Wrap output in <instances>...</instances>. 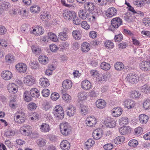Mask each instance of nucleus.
Here are the masks:
<instances>
[{"label":"nucleus","instance_id":"obj_1","mask_svg":"<svg viewBox=\"0 0 150 150\" xmlns=\"http://www.w3.org/2000/svg\"><path fill=\"white\" fill-rule=\"evenodd\" d=\"M53 113L55 118L57 119H62L64 116V113L62 107L59 105L55 107Z\"/></svg>","mask_w":150,"mask_h":150},{"label":"nucleus","instance_id":"obj_2","mask_svg":"<svg viewBox=\"0 0 150 150\" xmlns=\"http://www.w3.org/2000/svg\"><path fill=\"white\" fill-rule=\"evenodd\" d=\"M126 78L129 82L132 83H136L139 81V78L138 76L132 73L128 74Z\"/></svg>","mask_w":150,"mask_h":150},{"label":"nucleus","instance_id":"obj_3","mask_svg":"<svg viewBox=\"0 0 150 150\" xmlns=\"http://www.w3.org/2000/svg\"><path fill=\"white\" fill-rule=\"evenodd\" d=\"M75 14V13L74 12L67 10L64 11L62 13L63 17L67 21L71 20Z\"/></svg>","mask_w":150,"mask_h":150},{"label":"nucleus","instance_id":"obj_4","mask_svg":"<svg viewBox=\"0 0 150 150\" xmlns=\"http://www.w3.org/2000/svg\"><path fill=\"white\" fill-rule=\"evenodd\" d=\"M15 67L17 71L20 73L25 72L27 68V65L23 63H18Z\"/></svg>","mask_w":150,"mask_h":150},{"label":"nucleus","instance_id":"obj_5","mask_svg":"<svg viewBox=\"0 0 150 150\" xmlns=\"http://www.w3.org/2000/svg\"><path fill=\"white\" fill-rule=\"evenodd\" d=\"M140 69L144 71L150 70V61H143L141 62L139 65Z\"/></svg>","mask_w":150,"mask_h":150},{"label":"nucleus","instance_id":"obj_6","mask_svg":"<svg viewBox=\"0 0 150 150\" xmlns=\"http://www.w3.org/2000/svg\"><path fill=\"white\" fill-rule=\"evenodd\" d=\"M122 20L119 17L114 18L111 21V25L114 28H118L122 24Z\"/></svg>","mask_w":150,"mask_h":150},{"label":"nucleus","instance_id":"obj_7","mask_svg":"<svg viewBox=\"0 0 150 150\" xmlns=\"http://www.w3.org/2000/svg\"><path fill=\"white\" fill-rule=\"evenodd\" d=\"M31 127L28 125H25L22 127L20 129V132L23 134L28 135L30 133Z\"/></svg>","mask_w":150,"mask_h":150},{"label":"nucleus","instance_id":"obj_8","mask_svg":"<svg viewBox=\"0 0 150 150\" xmlns=\"http://www.w3.org/2000/svg\"><path fill=\"white\" fill-rule=\"evenodd\" d=\"M117 10L114 7H110L108 8L106 11V16L109 18L112 17L116 15Z\"/></svg>","mask_w":150,"mask_h":150},{"label":"nucleus","instance_id":"obj_9","mask_svg":"<svg viewBox=\"0 0 150 150\" xmlns=\"http://www.w3.org/2000/svg\"><path fill=\"white\" fill-rule=\"evenodd\" d=\"M93 137L95 139L98 140L103 135L102 130L101 129H97L93 132L92 134Z\"/></svg>","mask_w":150,"mask_h":150},{"label":"nucleus","instance_id":"obj_10","mask_svg":"<svg viewBox=\"0 0 150 150\" xmlns=\"http://www.w3.org/2000/svg\"><path fill=\"white\" fill-rule=\"evenodd\" d=\"M25 83L28 86H31L34 84L35 82L34 78L30 75L27 76L24 78Z\"/></svg>","mask_w":150,"mask_h":150},{"label":"nucleus","instance_id":"obj_11","mask_svg":"<svg viewBox=\"0 0 150 150\" xmlns=\"http://www.w3.org/2000/svg\"><path fill=\"white\" fill-rule=\"evenodd\" d=\"M86 123L87 125L92 127L96 123V119L93 116H90L87 117L86 120Z\"/></svg>","mask_w":150,"mask_h":150},{"label":"nucleus","instance_id":"obj_12","mask_svg":"<svg viewBox=\"0 0 150 150\" xmlns=\"http://www.w3.org/2000/svg\"><path fill=\"white\" fill-rule=\"evenodd\" d=\"M82 88L86 90H89L91 88V83L87 80L83 81L81 83Z\"/></svg>","mask_w":150,"mask_h":150},{"label":"nucleus","instance_id":"obj_13","mask_svg":"<svg viewBox=\"0 0 150 150\" xmlns=\"http://www.w3.org/2000/svg\"><path fill=\"white\" fill-rule=\"evenodd\" d=\"M84 7L86 10L91 13L94 9V4L91 2H86L84 4Z\"/></svg>","mask_w":150,"mask_h":150},{"label":"nucleus","instance_id":"obj_14","mask_svg":"<svg viewBox=\"0 0 150 150\" xmlns=\"http://www.w3.org/2000/svg\"><path fill=\"white\" fill-rule=\"evenodd\" d=\"M60 146L63 150H68L70 148V144L66 140H64L60 143Z\"/></svg>","mask_w":150,"mask_h":150},{"label":"nucleus","instance_id":"obj_15","mask_svg":"<svg viewBox=\"0 0 150 150\" xmlns=\"http://www.w3.org/2000/svg\"><path fill=\"white\" fill-rule=\"evenodd\" d=\"M2 77L6 80H9L12 77V73L8 71H3L1 74Z\"/></svg>","mask_w":150,"mask_h":150},{"label":"nucleus","instance_id":"obj_16","mask_svg":"<svg viewBox=\"0 0 150 150\" xmlns=\"http://www.w3.org/2000/svg\"><path fill=\"white\" fill-rule=\"evenodd\" d=\"M40 86L43 87H47L50 85L48 80L45 77L40 78Z\"/></svg>","mask_w":150,"mask_h":150},{"label":"nucleus","instance_id":"obj_17","mask_svg":"<svg viewBox=\"0 0 150 150\" xmlns=\"http://www.w3.org/2000/svg\"><path fill=\"white\" fill-rule=\"evenodd\" d=\"M125 106L128 109L133 108L135 106V103L132 100L128 99L124 102Z\"/></svg>","mask_w":150,"mask_h":150},{"label":"nucleus","instance_id":"obj_18","mask_svg":"<svg viewBox=\"0 0 150 150\" xmlns=\"http://www.w3.org/2000/svg\"><path fill=\"white\" fill-rule=\"evenodd\" d=\"M122 110L120 107H117L114 108L112 110V114L115 117H117L120 115L122 113Z\"/></svg>","mask_w":150,"mask_h":150},{"label":"nucleus","instance_id":"obj_19","mask_svg":"<svg viewBox=\"0 0 150 150\" xmlns=\"http://www.w3.org/2000/svg\"><path fill=\"white\" fill-rule=\"evenodd\" d=\"M131 128L129 126H125L121 127L119 129V132L122 135H125L130 133Z\"/></svg>","mask_w":150,"mask_h":150},{"label":"nucleus","instance_id":"obj_20","mask_svg":"<svg viewBox=\"0 0 150 150\" xmlns=\"http://www.w3.org/2000/svg\"><path fill=\"white\" fill-rule=\"evenodd\" d=\"M72 86L71 81L68 79L64 80L62 83V86L63 88L66 89L70 88Z\"/></svg>","mask_w":150,"mask_h":150},{"label":"nucleus","instance_id":"obj_21","mask_svg":"<svg viewBox=\"0 0 150 150\" xmlns=\"http://www.w3.org/2000/svg\"><path fill=\"white\" fill-rule=\"evenodd\" d=\"M40 18L43 21H47L51 18V15L46 11H44L42 13L40 16Z\"/></svg>","mask_w":150,"mask_h":150},{"label":"nucleus","instance_id":"obj_22","mask_svg":"<svg viewBox=\"0 0 150 150\" xmlns=\"http://www.w3.org/2000/svg\"><path fill=\"white\" fill-rule=\"evenodd\" d=\"M41 131L44 132H48L50 130V127L48 124L46 123H43L40 126Z\"/></svg>","mask_w":150,"mask_h":150},{"label":"nucleus","instance_id":"obj_23","mask_svg":"<svg viewBox=\"0 0 150 150\" xmlns=\"http://www.w3.org/2000/svg\"><path fill=\"white\" fill-rule=\"evenodd\" d=\"M139 119L140 122L142 124L146 123L149 119L148 117L146 115L142 114L139 115Z\"/></svg>","mask_w":150,"mask_h":150},{"label":"nucleus","instance_id":"obj_24","mask_svg":"<svg viewBox=\"0 0 150 150\" xmlns=\"http://www.w3.org/2000/svg\"><path fill=\"white\" fill-rule=\"evenodd\" d=\"M10 7V5L8 2H4L2 3L0 7V15L3 13L4 10H8Z\"/></svg>","mask_w":150,"mask_h":150},{"label":"nucleus","instance_id":"obj_25","mask_svg":"<svg viewBox=\"0 0 150 150\" xmlns=\"http://www.w3.org/2000/svg\"><path fill=\"white\" fill-rule=\"evenodd\" d=\"M76 111V108L73 105H70L67 107V114L69 116H73Z\"/></svg>","mask_w":150,"mask_h":150},{"label":"nucleus","instance_id":"obj_26","mask_svg":"<svg viewBox=\"0 0 150 150\" xmlns=\"http://www.w3.org/2000/svg\"><path fill=\"white\" fill-rule=\"evenodd\" d=\"M96 104L97 107L99 108H102L105 106L106 103L103 100L98 99L96 102Z\"/></svg>","mask_w":150,"mask_h":150},{"label":"nucleus","instance_id":"obj_27","mask_svg":"<svg viewBox=\"0 0 150 150\" xmlns=\"http://www.w3.org/2000/svg\"><path fill=\"white\" fill-rule=\"evenodd\" d=\"M88 14L86 10H79L78 12L79 17L83 20H85L87 18Z\"/></svg>","mask_w":150,"mask_h":150},{"label":"nucleus","instance_id":"obj_28","mask_svg":"<svg viewBox=\"0 0 150 150\" xmlns=\"http://www.w3.org/2000/svg\"><path fill=\"white\" fill-rule=\"evenodd\" d=\"M81 48L83 52H87L90 50V45L86 42H83L81 45Z\"/></svg>","mask_w":150,"mask_h":150},{"label":"nucleus","instance_id":"obj_29","mask_svg":"<svg viewBox=\"0 0 150 150\" xmlns=\"http://www.w3.org/2000/svg\"><path fill=\"white\" fill-rule=\"evenodd\" d=\"M72 34L75 40H79L81 38V34L79 30H73Z\"/></svg>","mask_w":150,"mask_h":150},{"label":"nucleus","instance_id":"obj_30","mask_svg":"<svg viewBox=\"0 0 150 150\" xmlns=\"http://www.w3.org/2000/svg\"><path fill=\"white\" fill-rule=\"evenodd\" d=\"M30 94L32 97L35 98H38L39 96L38 90L35 88H32L30 90Z\"/></svg>","mask_w":150,"mask_h":150},{"label":"nucleus","instance_id":"obj_31","mask_svg":"<svg viewBox=\"0 0 150 150\" xmlns=\"http://www.w3.org/2000/svg\"><path fill=\"white\" fill-rule=\"evenodd\" d=\"M39 61L41 64H45L48 62V58L46 56L41 55L39 57Z\"/></svg>","mask_w":150,"mask_h":150},{"label":"nucleus","instance_id":"obj_32","mask_svg":"<svg viewBox=\"0 0 150 150\" xmlns=\"http://www.w3.org/2000/svg\"><path fill=\"white\" fill-rule=\"evenodd\" d=\"M141 90L142 92L145 93L147 94L150 92V86L146 84H145L140 87Z\"/></svg>","mask_w":150,"mask_h":150},{"label":"nucleus","instance_id":"obj_33","mask_svg":"<svg viewBox=\"0 0 150 150\" xmlns=\"http://www.w3.org/2000/svg\"><path fill=\"white\" fill-rule=\"evenodd\" d=\"M128 120L126 117H123L119 120V124L121 126H124L128 123Z\"/></svg>","mask_w":150,"mask_h":150},{"label":"nucleus","instance_id":"obj_34","mask_svg":"<svg viewBox=\"0 0 150 150\" xmlns=\"http://www.w3.org/2000/svg\"><path fill=\"white\" fill-rule=\"evenodd\" d=\"M68 35L67 33L64 31L60 32L58 35V38L62 41H65L67 39Z\"/></svg>","mask_w":150,"mask_h":150},{"label":"nucleus","instance_id":"obj_35","mask_svg":"<svg viewBox=\"0 0 150 150\" xmlns=\"http://www.w3.org/2000/svg\"><path fill=\"white\" fill-rule=\"evenodd\" d=\"M125 140V138L123 136H118L114 140V142L116 144H119L123 142Z\"/></svg>","mask_w":150,"mask_h":150},{"label":"nucleus","instance_id":"obj_36","mask_svg":"<svg viewBox=\"0 0 150 150\" xmlns=\"http://www.w3.org/2000/svg\"><path fill=\"white\" fill-rule=\"evenodd\" d=\"M116 70L117 71H121L124 68V65L121 62H117L114 65Z\"/></svg>","mask_w":150,"mask_h":150},{"label":"nucleus","instance_id":"obj_37","mask_svg":"<svg viewBox=\"0 0 150 150\" xmlns=\"http://www.w3.org/2000/svg\"><path fill=\"white\" fill-rule=\"evenodd\" d=\"M100 67L103 70L107 71L110 69V64L106 62H103L101 64Z\"/></svg>","mask_w":150,"mask_h":150},{"label":"nucleus","instance_id":"obj_38","mask_svg":"<svg viewBox=\"0 0 150 150\" xmlns=\"http://www.w3.org/2000/svg\"><path fill=\"white\" fill-rule=\"evenodd\" d=\"M87 93L84 91L78 93V97L81 100L86 99L87 98Z\"/></svg>","mask_w":150,"mask_h":150},{"label":"nucleus","instance_id":"obj_39","mask_svg":"<svg viewBox=\"0 0 150 150\" xmlns=\"http://www.w3.org/2000/svg\"><path fill=\"white\" fill-rule=\"evenodd\" d=\"M125 20L129 23H130L133 21V18L129 13H127L124 16Z\"/></svg>","mask_w":150,"mask_h":150},{"label":"nucleus","instance_id":"obj_40","mask_svg":"<svg viewBox=\"0 0 150 150\" xmlns=\"http://www.w3.org/2000/svg\"><path fill=\"white\" fill-rule=\"evenodd\" d=\"M23 98L24 100L27 102H29L31 100L32 98L28 91H26L24 92L23 95Z\"/></svg>","mask_w":150,"mask_h":150},{"label":"nucleus","instance_id":"obj_41","mask_svg":"<svg viewBox=\"0 0 150 150\" xmlns=\"http://www.w3.org/2000/svg\"><path fill=\"white\" fill-rule=\"evenodd\" d=\"M36 28H38V29L36 33H34V34L37 36L40 35L43 33L44 30L41 26L39 25H37Z\"/></svg>","mask_w":150,"mask_h":150},{"label":"nucleus","instance_id":"obj_42","mask_svg":"<svg viewBox=\"0 0 150 150\" xmlns=\"http://www.w3.org/2000/svg\"><path fill=\"white\" fill-rule=\"evenodd\" d=\"M31 48L33 52L36 54H40L41 52V49L38 46L36 45H33L32 46Z\"/></svg>","mask_w":150,"mask_h":150},{"label":"nucleus","instance_id":"obj_43","mask_svg":"<svg viewBox=\"0 0 150 150\" xmlns=\"http://www.w3.org/2000/svg\"><path fill=\"white\" fill-rule=\"evenodd\" d=\"M49 38L54 42H56L58 39L56 35L53 33L50 32L48 34Z\"/></svg>","mask_w":150,"mask_h":150},{"label":"nucleus","instance_id":"obj_44","mask_svg":"<svg viewBox=\"0 0 150 150\" xmlns=\"http://www.w3.org/2000/svg\"><path fill=\"white\" fill-rule=\"evenodd\" d=\"M94 143V141L93 139H89L85 142V144L86 148L88 149L91 148Z\"/></svg>","mask_w":150,"mask_h":150},{"label":"nucleus","instance_id":"obj_45","mask_svg":"<svg viewBox=\"0 0 150 150\" xmlns=\"http://www.w3.org/2000/svg\"><path fill=\"white\" fill-rule=\"evenodd\" d=\"M6 62L8 63H11L14 60V56L11 54H8L5 57Z\"/></svg>","mask_w":150,"mask_h":150},{"label":"nucleus","instance_id":"obj_46","mask_svg":"<svg viewBox=\"0 0 150 150\" xmlns=\"http://www.w3.org/2000/svg\"><path fill=\"white\" fill-rule=\"evenodd\" d=\"M30 10L32 13H38L40 11V8L37 5H34L30 7Z\"/></svg>","mask_w":150,"mask_h":150},{"label":"nucleus","instance_id":"obj_47","mask_svg":"<svg viewBox=\"0 0 150 150\" xmlns=\"http://www.w3.org/2000/svg\"><path fill=\"white\" fill-rule=\"evenodd\" d=\"M104 44L106 48L108 49L112 48L114 47L113 43L110 40L106 41Z\"/></svg>","mask_w":150,"mask_h":150},{"label":"nucleus","instance_id":"obj_48","mask_svg":"<svg viewBox=\"0 0 150 150\" xmlns=\"http://www.w3.org/2000/svg\"><path fill=\"white\" fill-rule=\"evenodd\" d=\"M79 109L81 110L80 113L82 115H85L88 111L87 108L82 104L80 105Z\"/></svg>","mask_w":150,"mask_h":150},{"label":"nucleus","instance_id":"obj_49","mask_svg":"<svg viewBox=\"0 0 150 150\" xmlns=\"http://www.w3.org/2000/svg\"><path fill=\"white\" fill-rule=\"evenodd\" d=\"M37 107L36 104L33 102L29 103L27 106L28 109L31 111L35 110L36 109Z\"/></svg>","mask_w":150,"mask_h":150},{"label":"nucleus","instance_id":"obj_50","mask_svg":"<svg viewBox=\"0 0 150 150\" xmlns=\"http://www.w3.org/2000/svg\"><path fill=\"white\" fill-rule=\"evenodd\" d=\"M143 106L145 110L150 108V100L147 99L145 100L143 103Z\"/></svg>","mask_w":150,"mask_h":150},{"label":"nucleus","instance_id":"obj_51","mask_svg":"<svg viewBox=\"0 0 150 150\" xmlns=\"http://www.w3.org/2000/svg\"><path fill=\"white\" fill-rule=\"evenodd\" d=\"M63 99L67 103L70 102L71 100V96L67 94H64L62 96Z\"/></svg>","mask_w":150,"mask_h":150},{"label":"nucleus","instance_id":"obj_52","mask_svg":"<svg viewBox=\"0 0 150 150\" xmlns=\"http://www.w3.org/2000/svg\"><path fill=\"white\" fill-rule=\"evenodd\" d=\"M140 95L139 91H134L132 92L131 96L133 98H136L139 97Z\"/></svg>","mask_w":150,"mask_h":150},{"label":"nucleus","instance_id":"obj_53","mask_svg":"<svg viewBox=\"0 0 150 150\" xmlns=\"http://www.w3.org/2000/svg\"><path fill=\"white\" fill-rule=\"evenodd\" d=\"M138 141L134 139L130 141L128 143V145L130 146L135 147L138 144Z\"/></svg>","mask_w":150,"mask_h":150},{"label":"nucleus","instance_id":"obj_54","mask_svg":"<svg viewBox=\"0 0 150 150\" xmlns=\"http://www.w3.org/2000/svg\"><path fill=\"white\" fill-rule=\"evenodd\" d=\"M71 129L70 126L67 122L62 123L60 125V129Z\"/></svg>","mask_w":150,"mask_h":150},{"label":"nucleus","instance_id":"obj_55","mask_svg":"<svg viewBox=\"0 0 150 150\" xmlns=\"http://www.w3.org/2000/svg\"><path fill=\"white\" fill-rule=\"evenodd\" d=\"M61 133L64 135L67 136L71 131V129H60Z\"/></svg>","mask_w":150,"mask_h":150},{"label":"nucleus","instance_id":"obj_56","mask_svg":"<svg viewBox=\"0 0 150 150\" xmlns=\"http://www.w3.org/2000/svg\"><path fill=\"white\" fill-rule=\"evenodd\" d=\"M75 16H74L73 17V23L76 25H78L80 24V20L76 16V14L75 13Z\"/></svg>","mask_w":150,"mask_h":150},{"label":"nucleus","instance_id":"obj_57","mask_svg":"<svg viewBox=\"0 0 150 150\" xmlns=\"http://www.w3.org/2000/svg\"><path fill=\"white\" fill-rule=\"evenodd\" d=\"M50 91L46 88L44 89L42 91V96L45 97H47L50 94Z\"/></svg>","mask_w":150,"mask_h":150},{"label":"nucleus","instance_id":"obj_58","mask_svg":"<svg viewBox=\"0 0 150 150\" xmlns=\"http://www.w3.org/2000/svg\"><path fill=\"white\" fill-rule=\"evenodd\" d=\"M59 97L58 93H52L51 96V99L54 100H56Z\"/></svg>","mask_w":150,"mask_h":150},{"label":"nucleus","instance_id":"obj_59","mask_svg":"<svg viewBox=\"0 0 150 150\" xmlns=\"http://www.w3.org/2000/svg\"><path fill=\"white\" fill-rule=\"evenodd\" d=\"M81 25L82 28L86 30L90 28L89 25L88 24L87 22L86 21H82Z\"/></svg>","mask_w":150,"mask_h":150},{"label":"nucleus","instance_id":"obj_60","mask_svg":"<svg viewBox=\"0 0 150 150\" xmlns=\"http://www.w3.org/2000/svg\"><path fill=\"white\" fill-rule=\"evenodd\" d=\"M143 131V129L141 127H138L135 129L134 132L135 134L139 135L142 133Z\"/></svg>","mask_w":150,"mask_h":150},{"label":"nucleus","instance_id":"obj_61","mask_svg":"<svg viewBox=\"0 0 150 150\" xmlns=\"http://www.w3.org/2000/svg\"><path fill=\"white\" fill-rule=\"evenodd\" d=\"M143 23L146 26L150 25V18H146L143 19Z\"/></svg>","mask_w":150,"mask_h":150},{"label":"nucleus","instance_id":"obj_62","mask_svg":"<svg viewBox=\"0 0 150 150\" xmlns=\"http://www.w3.org/2000/svg\"><path fill=\"white\" fill-rule=\"evenodd\" d=\"M115 121L114 120L111 122H108L106 124V126L110 128L114 127L116 125Z\"/></svg>","mask_w":150,"mask_h":150},{"label":"nucleus","instance_id":"obj_63","mask_svg":"<svg viewBox=\"0 0 150 150\" xmlns=\"http://www.w3.org/2000/svg\"><path fill=\"white\" fill-rule=\"evenodd\" d=\"M94 1L96 3L100 6L105 4L107 3L106 0H94Z\"/></svg>","mask_w":150,"mask_h":150},{"label":"nucleus","instance_id":"obj_64","mask_svg":"<svg viewBox=\"0 0 150 150\" xmlns=\"http://www.w3.org/2000/svg\"><path fill=\"white\" fill-rule=\"evenodd\" d=\"M113 147V145L111 144H107L103 146L104 148L106 150H110Z\"/></svg>","mask_w":150,"mask_h":150}]
</instances>
